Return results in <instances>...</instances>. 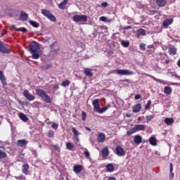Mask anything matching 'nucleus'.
<instances>
[{
    "instance_id": "13",
    "label": "nucleus",
    "mask_w": 180,
    "mask_h": 180,
    "mask_svg": "<svg viewBox=\"0 0 180 180\" xmlns=\"http://www.w3.org/2000/svg\"><path fill=\"white\" fill-rule=\"evenodd\" d=\"M72 132L74 134V137H75L77 143H79V137L78 136H79V134H81V133H79V131H78L75 127H73L72 129Z\"/></svg>"
},
{
    "instance_id": "7",
    "label": "nucleus",
    "mask_w": 180,
    "mask_h": 180,
    "mask_svg": "<svg viewBox=\"0 0 180 180\" xmlns=\"http://www.w3.org/2000/svg\"><path fill=\"white\" fill-rule=\"evenodd\" d=\"M9 46L3 41H0V53L3 54H11V49Z\"/></svg>"
},
{
    "instance_id": "22",
    "label": "nucleus",
    "mask_w": 180,
    "mask_h": 180,
    "mask_svg": "<svg viewBox=\"0 0 180 180\" xmlns=\"http://www.w3.org/2000/svg\"><path fill=\"white\" fill-rule=\"evenodd\" d=\"M22 174H25V175H27L29 174V165H27V164L22 165Z\"/></svg>"
},
{
    "instance_id": "21",
    "label": "nucleus",
    "mask_w": 180,
    "mask_h": 180,
    "mask_svg": "<svg viewBox=\"0 0 180 180\" xmlns=\"http://www.w3.org/2000/svg\"><path fill=\"white\" fill-rule=\"evenodd\" d=\"M140 110H141V103L136 104L132 108V112L134 113H139V112H140Z\"/></svg>"
},
{
    "instance_id": "51",
    "label": "nucleus",
    "mask_w": 180,
    "mask_h": 180,
    "mask_svg": "<svg viewBox=\"0 0 180 180\" xmlns=\"http://www.w3.org/2000/svg\"><path fill=\"white\" fill-rule=\"evenodd\" d=\"M101 6H102V8H108V2L104 1V2L101 3Z\"/></svg>"
},
{
    "instance_id": "16",
    "label": "nucleus",
    "mask_w": 180,
    "mask_h": 180,
    "mask_svg": "<svg viewBox=\"0 0 180 180\" xmlns=\"http://www.w3.org/2000/svg\"><path fill=\"white\" fill-rule=\"evenodd\" d=\"M94 109L96 110V112H98V109L101 108V105H99V99H95L92 102Z\"/></svg>"
},
{
    "instance_id": "29",
    "label": "nucleus",
    "mask_w": 180,
    "mask_h": 180,
    "mask_svg": "<svg viewBox=\"0 0 180 180\" xmlns=\"http://www.w3.org/2000/svg\"><path fill=\"white\" fill-rule=\"evenodd\" d=\"M66 149L68 150L69 151H74V144H72V143L70 142H67Z\"/></svg>"
},
{
    "instance_id": "52",
    "label": "nucleus",
    "mask_w": 180,
    "mask_h": 180,
    "mask_svg": "<svg viewBox=\"0 0 180 180\" xmlns=\"http://www.w3.org/2000/svg\"><path fill=\"white\" fill-rule=\"evenodd\" d=\"M84 155L86 158H89V157H91V155L89 154V151L88 150L84 151Z\"/></svg>"
},
{
    "instance_id": "33",
    "label": "nucleus",
    "mask_w": 180,
    "mask_h": 180,
    "mask_svg": "<svg viewBox=\"0 0 180 180\" xmlns=\"http://www.w3.org/2000/svg\"><path fill=\"white\" fill-rule=\"evenodd\" d=\"M164 92L166 95H169L171 92H172V89L169 86H165L164 89Z\"/></svg>"
},
{
    "instance_id": "3",
    "label": "nucleus",
    "mask_w": 180,
    "mask_h": 180,
    "mask_svg": "<svg viewBox=\"0 0 180 180\" xmlns=\"http://www.w3.org/2000/svg\"><path fill=\"white\" fill-rule=\"evenodd\" d=\"M49 49H51L50 54L53 57H56L57 54L60 52V46L57 44V41H53L50 46Z\"/></svg>"
},
{
    "instance_id": "42",
    "label": "nucleus",
    "mask_w": 180,
    "mask_h": 180,
    "mask_svg": "<svg viewBox=\"0 0 180 180\" xmlns=\"http://www.w3.org/2000/svg\"><path fill=\"white\" fill-rule=\"evenodd\" d=\"M147 123H150V122H151L153 120V119H154V115H147L146 117Z\"/></svg>"
},
{
    "instance_id": "64",
    "label": "nucleus",
    "mask_w": 180,
    "mask_h": 180,
    "mask_svg": "<svg viewBox=\"0 0 180 180\" xmlns=\"http://www.w3.org/2000/svg\"><path fill=\"white\" fill-rule=\"evenodd\" d=\"M177 65H178V67H180V60H179L177 61Z\"/></svg>"
},
{
    "instance_id": "41",
    "label": "nucleus",
    "mask_w": 180,
    "mask_h": 180,
    "mask_svg": "<svg viewBox=\"0 0 180 180\" xmlns=\"http://www.w3.org/2000/svg\"><path fill=\"white\" fill-rule=\"evenodd\" d=\"M148 77H150V78H152V79H153L154 81H156L157 82H160V84H162V80L160 79H157L155 78V77L149 75Z\"/></svg>"
},
{
    "instance_id": "8",
    "label": "nucleus",
    "mask_w": 180,
    "mask_h": 180,
    "mask_svg": "<svg viewBox=\"0 0 180 180\" xmlns=\"http://www.w3.org/2000/svg\"><path fill=\"white\" fill-rule=\"evenodd\" d=\"M114 153L117 155V157H124L126 155V151L120 146H117L114 150Z\"/></svg>"
},
{
    "instance_id": "23",
    "label": "nucleus",
    "mask_w": 180,
    "mask_h": 180,
    "mask_svg": "<svg viewBox=\"0 0 180 180\" xmlns=\"http://www.w3.org/2000/svg\"><path fill=\"white\" fill-rule=\"evenodd\" d=\"M140 36H146V30H145L141 28L136 31L137 39H140Z\"/></svg>"
},
{
    "instance_id": "2",
    "label": "nucleus",
    "mask_w": 180,
    "mask_h": 180,
    "mask_svg": "<svg viewBox=\"0 0 180 180\" xmlns=\"http://www.w3.org/2000/svg\"><path fill=\"white\" fill-rule=\"evenodd\" d=\"M36 94L39 96V98H41V99L44 100V102H46V103H51V98H50V96L47 94L46 91L43 89H36Z\"/></svg>"
},
{
    "instance_id": "37",
    "label": "nucleus",
    "mask_w": 180,
    "mask_h": 180,
    "mask_svg": "<svg viewBox=\"0 0 180 180\" xmlns=\"http://www.w3.org/2000/svg\"><path fill=\"white\" fill-rule=\"evenodd\" d=\"M169 54H172L173 56H175V54H176V48L175 47L169 48Z\"/></svg>"
},
{
    "instance_id": "9",
    "label": "nucleus",
    "mask_w": 180,
    "mask_h": 180,
    "mask_svg": "<svg viewBox=\"0 0 180 180\" xmlns=\"http://www.w3.org/2000/svg\"><path fill=\"white\" fill-rule=\"evenodd\" d=\"M22 95L23 96H25V98H26V99L27 101H34V99L36 98V97H34V96H33L32 94H30V93H29V90H25L22 92Z\"/></svg>"
},
{
    "instance_id": "39",
    "label": "nucleus",
    "mask_w": 180,
    "mask_h": 180,
    "mask_svg": "<svg viewBox=\"0 0 180 180\" xmlns=\"http://www.w3.org/2000/svg\"><path fill=\"white\" fill-rule=\"evenodd\" d=\"M71 84V82L70 80H65L62 82V86H64L65 88L66 86H68Z\"/></svg>"
},
{
    "instance_id": "55",
    "label": "nucleus",
    "mask_w": 180,
    "mask_h": 180,
    "mask_svg": "<svg viewBox=\"0 0 180 180\" xmlns=\"http://www.w3.org/2000/svg\"><path fill=\"white\" fill-rule=\"evenodd\" d=\"M51 68V65L47 64L44 66L45 70H49V68Z\"/></svg>"
},
{
    "instance_id": "11",
    "label": "nucleus",
    "mask_w": 180,
    "mask_h": 180,
    "mask_svg": "<svg viewBox=\"0 0 180 180\" xmlns=\"http://www.w3.org/2000/svg\"><path fill=\"white\" fill-rule=\"evenodd\" d=\"M109 156V148L105 146L101 150V157L102 158H107Z\"/></svg>"
},
{
    "instance_id": "12",
    "label": "nucleus",
    "mask_w": 180,
    "mask_h": 180,
    "mask_svg": "<svg viewBox=\"0 0 180 180\" xmlns=\"http://www.w3.org/2000/svg\"><path fill=\"white\" fill-rule=\"evenodd\" d=\"M97 140L98 143H105V140H106V136L105 135V133L101 132L98 134V136H97Z\"/></svg>"
},
{
    "instance_id": "5",
    "label": "nucleus",
    "mask_w": 180,
    "mask_h": 180,
    "mask_svg": "<svg viewBox=\"0 0 180 180\" xmlns=\"http://www.w3.org/2000/svg\"><path fill=\"white\" fill-rule=\"evenodd\" d=\"M73 22L75 23H79V22H88V15H75L72 17Z\"/></svg>"
},
{
    "instance_id": "30",
    "label": "nucleus",
    "mask_w": 180,
    "mask_h": 180,
    "mask_svg": "<svg viewBox=\"0 0 180 180\" xmlns=\"http://www.w3.org/2000/svg\"><path fill=\"white\" fill-rule=\"evenodd\" d=\"M175 120H174V118H169V117H166L165 119V123L167 124V126H169L170 124H172V123H174Z\"/></svg>"
},
{
    "instance_id": "26",
    "label": "nucleus",
    "mask_w": 180,
    "mask_h": 180,
    "mask_svg": "<svg viewBox=\"0 0 180 180\" xmlns=\"http://www.w3.org/2000/svg\"><path fill=\"white\" fill-rule=\"evenodd\" d=\"M172 22H174V20H173L172 18L166 19V20L163 22V26H164V27H168V26H169V25H172Z\"/></svg>"
},
{
    "instance_id": "57",
    "label": "nucleus",
    "mask_w": 180,
    "mask_h": 180,
    "mask_svg": "<svg viewBox=\"0 0 180 180\" xmlns=\"http://www.w3.org/2000/svg\"><path fill=\"white\" fill-rule=\"evenodd\" d=\"M60 87L58 86V85H57V84H55L54 86H53V89H55L56 91H57V89H58Z\"/></svg>"
},
{
    "instance_id": "54",
    "label": "nucleus",
    "mask_w": 180,
    "mask_h": 180,
    "mask_svg": "<svg viewBox=\"0 0 180 180\" xmlns=\"http://www.w3.org/2000/svg\"><path fill=\"white\" fill-rule=\"evenodd\" d=\"M22 105H24V106H29V105H30V103H29V101H24L22 102Z\"/></svg>"
},
{
    "instance_id": "35",
    "label": "nucleus",
    "mask_w": 180,
    "mask_h": 180,
    "mask_svg": "<svg viewBox=\"0 0 180 180\" xmlns=\"http://www.w3.org/2000/svg\"><path fill=\"white\" fill-rule=\"evenodd\" d=\"M29 23L31 25V26H32V27H35L36 29H37V27L39 26V23H37L36 21L30 20Z\"/></svg>"
},
{
    "instance_id": "19",
    "label": "nucleus",
    "mask_w": 180,
    "mask_h": 180,
    "mask_svg": "<svg viewBox=\"0 0 180 180\" xmlns=\"http://www.w3.org/2000/svg\"><path fill=\"white\" fill-rule=\"evenodd\" d=\"M143 141V138L140 135H136L134 138V143L135 144H141Z\"/></svg>"
},
{
    "instance_id": "10",
    "label": "nucleus",
    "mask_w": 180,
    "mask_h": 180,
    "mask_svg": "<svg viewBox=\"0 0 180 180\" xmlns=\"http://www.w3.org/2000/svg\"><path fill=\"white\" fill-rule=\"evenodd\" d=\"M27 19H29V14L26 13L23 11H20V20L22 22H26Z\"/></svg>"
},
{
    "instance_id": "47",
    "label": "nucleus",
    "mask_w": 180,
    "mask_h": 180,
    "mask_svg": "<svg viewBox=\"0 0 180 180\" xmlns=\"http://www.w3.org/2000/svg\"><path fill=\"white\" fill-rule=\"evenodd\" d=\"M51 127L52 129H54V130H57V129H58V124L56 122H52Z\"/></svg>"
},
{
    "instance_id": "38",
    "label": "nucleus",
    "mask_w": 180,
    "mask_h": 180,
    "mask_svg": "<svg viewBox=\"0 0 180 180\" xmlns=\"http://www.w3.org/2000/svg\"><path fill=\"white\" fill-rule=\"evenodd\" d=\"M121 44L122 46V47H129V46H130V42L129 41H124V40H122L121 41Z\"/></svg>"
},
{
    "instance_id": "1",
    "label": "nucleus",
    "mask_w": 180,
    "mask_h": 180,
    "mask_svg": "<svg viewBox=\"0 0 180 180\" xmlns=\"http://www.w3.org/2000/svg\"><path fill=\"white\" fill-rule=\"evenodd\" d=\"M39 50H40V44L36 41H32L30 45L29 51L32 54V58H33V60H39V58H40Z\"/></svg>"
},
{
    "instance_id": "18",
    "label": "nucleus",
    "mask_w": 180,
    "mask_h": 180,
    "mask_svg": "<svg viewBox=\"0 0 180 180\" xmlns=\"http://www.w3.org/2000/svg\"><path fill=\"white\" fill-rule=\"evenodd\" d=\"M0 81L4 86H5L6 83V78L5 77V75H4V72L0 70Z\"/></svg>"
},
{
    "instance_id": "63",
    "label": "nucleus",
    "mask_w": 180,
    "mask_h": 180,
    "mask_svg": "<svg viewBox=\"0 0 180 180\" xmlns=\"http://www.w3.org/2000/svg\"><path fill=\"white\" fill-rule=\"evenodd\" d=\"M11 27H12V29H15V30H16V29H18V28H16L15 25H11Z\"/></svg>"
},
{
    "instance_id": "46",
    "label": "nucleus",
    "mask_w": 180,
    "mask_h": 180,
    "mask_svg": "<svg viewBox=\"0 0 180 180\" xmlns=\"http://www.w3.org/2000/svg\"><path fill=\"white\" fill-rule=\"evenodd\" d=\"M150 106H151V101L149 100L145 105V110H148L150 109Z\"/></svg>"
},
{
    "instance_id": "49",
    "label": "nucleus",
    "mask_w": 180,
    "mask_h": 180,
    "mask_svg": "<svg viewBox=\"0 0 180 180\" xmlns=\"http://www.w3.org/2000/svg\"><path fill=\"white\" fill-rule=\"evenodd\" d=\"M121 29H122V30H129L131 29V26H130V25L122 26Z\"/></svg>"
},
{
    "instance_id": "61",
    "label": "nucleus",
    "mask_w": 180,
    "mask_h": 180,
    "mask_svg": "<svg viewBox=\"0 0 180 180\" xmlns=\"http://www.w3.org/2000/svg\"><path fill=\"white\" fill-rule=\"evenodd\" d=\"M169 63H171V60H165V64H169Z\"/></svg>"
},
{
    "instance_id": "60",
    "label": "nucleus",
    "mask_w": 180,
    "mask_h": 180,
    "mask_svg": "<svg viewBox=\"0 0 180 180\" xmlns=\"http://www.w3.org/2000/svg\"><path fill=\"white\" fill-rule=\"evenodd\" d=\"M86 130H87V131H91V128L88 127H85Z\"/></svg>"
},
{
    "instance_id": "15",
    "label": "nucleus",
    "mask_w": 180,
    "mask_h": 180,
    "mask_svg": "<svg viewBox=\"0 0 180 180\" xmlns=\"http://www.w3.org/2000/svg\"><path fill=\"white\" fill-rule=\"evenodd\" d=\"M83 168H84V167H82V165H75L73 167V171L75 174H79V172H81V171H82Z\"/></svg>"
},
{
    "instance_id": "56",
    "label": "nucleus",
    "mask_w": 180,
    "mask_h": 180,
    "mask_svg": "<svg viewBox=\"0 0 180 180\" xmlns=\"http://www.w3.org/2000/svg\"><path fill=\"white\" fill-rule=\"evenodd\" d=\"M54 149H55L56 151H60V147L58 146V145H55V146H54Z\"/></svg>"
},
{
    "instance_id": "36",
    "label": "nucleus",
    "mask_w": 180,
    "mask_h": 180,
    "mask_svg": "<svg viewBox=\"0 0 180 180\" xmlns=\"http://www.w3.org/2000/svg\"><path fill=\"white\" fill-rule=\"evenodd\" d=\"M172 171H174V166L172 165V162H171L169 165L170 179L174 178V173H172Z\"/></svg>"
},
{
    "instance_id": "45",
    "label": "nucleus",
    "mask_w": 180,
    "mask_h": 180,
    "mask_svg": "<svg viewBox=\"0 0 180 180\" xmlns=\"http://www.w3.org/2000/svg\"><path fill=\"white\" fill-rule=\"evenodd\" d=\"M139 47H140V50H141L142 51H146V44L141 43L139 44Z\"/></svg>"
},
{
    "instance_id": "48",
    "label": "nucleus",
    "mask_w": 180,
    "mask_h": 180,
    "mask_svg": "<svg viewBox=\"0 0 180 180\" xmlns=\"http://www.w3.org/2000/svg\"><path fill=\"white\" fill-rule=\"evenodd\" d=\"M99 20H100V22H108V18H106L105 16H101V17H100Z\"/></svg>"
},
{
    "instance_id": "4",
    "label": "nucleus",
    "mask_w": 180,
    "mask_h": 180,
    "mask_svg": "<svg viewBox=\"0 0 180 180\" xmlns=\"http://www.w3.org/2000/svg\"><path fill=\"white\" fill-rule=\"evenodd\" d=\"M110 74H117V75H133L134 72L126 69H117L111 70Z\"/></svg>"
},
{
    "instance_id": "6",
    "label": "nucleus",
    "mask_w": 180,
    "mask_h": 180,
    "mask_svg": "<svg viewBox=\"0 0 180 180\" xmlns=\"http://www.w3.org/2000/svg\"><path fill=\"white\" fill-rule=\"evenodd\" d=\"M41 13L42 15H44V16H45L49 20H51V22H56V20H57V19L56 18V16H54V15H53V13H51V12H50L47 9H42Z\"/></svg>"
},
{
    "instance_id": "62",
    "label": "nucleus",
    "mask_w": 180,
    "mask_h": 180,
    "mask_svg": "<svg viewBox=\"0 0 180 180\" xmlns=\"http://www.w3.org/2000/svg\"><path fill=\"white\" fill-rule=\"evenodd\" d=\"M15 179H22V177L21 176H15Z\"/></svg>"
},
{
    "instance_id": "50",
    "label": "nucleus",
    "mask_w": 180,
    "mask_h": 180,
    "mask_svg": "<svg viewBox=\"0 0 180 180\" xmlns=\"http://www.w3.org/2000/svg\"><path fill=\"white\" fill-rule=\"evenodd\" d=\"M86 119V112L82 111V120H85Z\"/></svg>"
},
{
    "instance_id": "24",
    "label": "nucleus",
    "mask_w": 180,
    "mask_h": 180,
    "mask_svg": "<svg viewBox=\"0 0 180 180\" xmlns=\"http://www.w3.org/2000/svg\"><path fill=\"white\" fill-rule=\"evenodd\" d=\"M156 4L159 8H164L167 4V1L165 0H156Z\"/></svg>"
},
{
    "instance_id": "20",
    "label": "nucleus",
    "mask_w": 180,
    "mask_h": 180,
    "mask_svg": "<svg viewBox=\"0 0 180 180\" xmlns=\"http://www.w3.org/2000/svg\"><path fill=\"white\" fill-rule=\"evenodd\" d=\"M17 146L18 147H25V146H27V141L26 139L18 140L17 141Z\"/></svg>"
},
{
    "instance_id": "44",
    "label": "nucleus",
    "mask_w": 180,
    "mask_h": 180,
    "mask_svg": "<svg viewBox=\"0 0 180 180\" xmlns=\"http://www.w3.org/2000/svg\"><path fill=\"white\" fill-rule=\"evenodd\" d=\"M48 137H49V139H51L52 137H54V131L49 130L48 131Z\"/></svg>"
},
{
    "instance_id": "27",
    "label": "nucleus",
    "mask_w": 180,
    "mask_h": 180,
    "mask_svg": "<svg viewBox=\"0 0 180 180\" xmlns=\"http://www.w3.org/2000/svg\"><path fill=\"white\" fill-rule=\"evenodd\" d=\"M68 0H63L62 2H60L59 4H58V8L59 9H65V6L68 5Z\"/></svg>"
},
{
    "instance_id": "28",
    "label": "nucleus",
    "mask_w": 180,
    "mask_h": 180,
    "mask_svg": "<svg viewBox=\"0 0 180 180\" xmlns=\"http://www.w3.org/2000/svg\"><path fill=\"white\" fill-rule=\"evenodd\" d=\"M150 146H157V139L155 136H150L149 139Z\"/></svg>"
},
{
    "instance_id": "14",
    "label": "nucleus",
    "mask_w": 180,
    "mask_h": 180,
    "mask_svg": "<svg viewBox=\"0 0 180 180\" xmlns=\"http://www.w3.org/2000/svg\"><path fill=\"white\" fill-rule=\"evenodd\" d=\"M134 128L135 129V131H143V130H146V125L144 124H135Z\"/></svg>"
},
{
    "instance_id": "34",
    "label": "nucleus",
    "mask_w": 180,
    "mask_h": 180,
    "mask_svg": "<svg viewBox=\"0 0 180 180\" xmlns=\"http://www.w3.org/2000/svg\"><path fill=\"white\" fill-rule=\"evenodd\" d=\"M134 133H136V129H134V127L131 128L129 131H127V136H130L131 134H134Z\"/></svg>"
},
{
    "instance_id": "32",
    "label": "nucleus",
    "mask_w": 180,
    "mask_h": 180,
    "mask_svg": "<svg viewBox=\"0 0 180 180\" xmlns=\"http://www.w3.org/2000/svg\"><path fill=\"white\" fill-rule=\"evenodd\" d=\"M84 74L86 77H92V75H94V73H92L89 68L84 69Z\"/></svg>"
},
{
    "instance_id": "40",
    "label": "nucleus",
    "mask_w": 180,
    "mask_h": 180,
    "mask_svg": "<svg viewBox=\"0 0 180 180\" xmlns=\"http://www.w3.org/2000/svg\"><path fill=\"white\" fill-rule=\"evenodd\" d=\"M6 157H7L6 153L0 150V160H2V158H6Z\"/></svg>"
},
{
    "instance_id": "58",
    "label": "nucleus",
    "mask_w": 180,
    "mask_h": 180,
    "mask_svg": "<svg viewBox=\"0 0 180 180\" xmlns=\"http://www.w3.org/2000/svg\"><path fill=\"white\" fill-rule=\"evenodd\" d=\"M173 77H175V78H177V79H180V76L178 75L177 74L173 75Z\"/></svg>"
},
{
    "instance_id": "43",
    "label": "nucleus",
    "mask_w": 180,
    "mask_h": 180,
    "mask_svg": "<svg viewBox=\"0 0 180 180\" xmlns=\"http://www.w3.org/2000/svg\"><path fill=\"white\" fill-rule=\"evenodd\" d=\"M17 32H22V33H27V29H26L25 27H21V28H18L16 29Z\"/></svg>"
},
{
    "instance_id": "53",
    "label": "nucleus",
    "mask_w": 180,
    "mask_h": 180,
    "mask_svg": "<svg viewBox=\"0 0 180 180\" xmlns=\"http://www.w3.org/2000/svg\"><path fill=\"white\" fill-rule=\"evenodd\" d=\"M141 98V95L140 94H136L134 97V98L136 99V101L140 99Z\"/></svg>"
},
{
    "instance_id": "59",
    "label": "nucleus",
    "mask_w": 180,
    "mask_h": 180,
    "mask_svg": "<svg viewBox=\"0 0 180 180\" xmlns=\"http://www.w3.org/2000/svg\"><path fill=\"white\" fill-rule=\"evenodd\" d=\"M49 119L48 118V119H46V120L45 121L46 123V124H51V123H53V122H50V121H49Z\"/></svg>"
},
{
    "instance_id": "31",
    "label": "nucleus",
    "mask_w": 180,
    "mask_h": 180,
    "mask_svg": "<svg viewBox=\"0 0 180 180\" xmlns=\"http://www.w3.org/2000/svg\"><path fill=\"white\" fill-rule=\"evenodd\" d=\"M19 117L20 119H21V120H22V122H27V120H29V118H27V116H26V115H25L22 112L19 113Z\"/></svg>"
},
{
    "instance_id": "17",
    "label": "nucleus",
    "mask_w": 180,
    "mask_h": 180,
    "mask_svg": "<svg viewBox=\"0 0 180 180\" xmlns=\"http://www.w3.org/2000/svg\"><path fill=\"white\" fill-rule=\"evenodd\" d=\"M109 108H112V105L110 104H108L106 106L101 108V107L98 108V110H97V113H105L107 110L109 109Z\"/></svg>"
},
{
    "instance_id": "25",
    "label": "nucleus",
    "mask_w": 180,
    "mask_h": 180,
    "mask_svg": "<svg viewBox=\"0 0 180 180\" xmlns=\"http://www.w3.org/2000/svg\"><path fill=\"white\" fill-rule=\"evenodd\" d=\"M107 172H113L115 171V166L113 164L109 163L105 167Z\"/></svg>"
}]
</instances>
